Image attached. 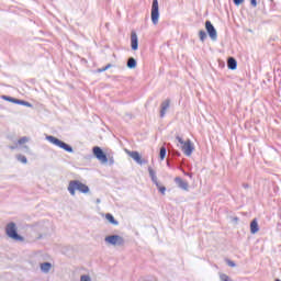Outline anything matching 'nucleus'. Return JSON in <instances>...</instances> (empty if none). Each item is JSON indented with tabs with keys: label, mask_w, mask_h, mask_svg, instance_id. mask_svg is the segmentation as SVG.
<instances>
[{
	"label": "nucleus",
	"mask_w": 281,
	"mask_h": 281,
	"mask_svg": "<svg viewBox=\"0 0 281 281\" xmlns=\"http://www.w3.org/2000/svg\"><path fill=\"white\" fill-rule=\"evenodd\" d=\"M135 67H137V60L134 57H130L127 59V68L135 69Z\"/></svg>",
	"instance_id": "obj_17"
},
{
	"label": "nucleus",
	"mask_w": 281,
	"mask_h": 281,
	"mask_svg": "<svg viewBox=\"0 0 281 281\" xmlns=\"http://www.w3.org/2000/svg\"><path fill=\"white\" fill-rule=\"evenodd\" d=\"M5 234L9 238H11V240H14V243H23L25 240V237L19 234L16 224L14 222L7 225Z\"/></svg>",
	"instance_id": "obj_2"
},
{
	"label": "nucleus",
	"mask_w": 281,
	"mask_h": 281,
	"mask_svg": "<svg viewBox=\"0 0 281 281\" xmlns=\"http://www.w3.org/2000/svg\"><path fill=\"white\" fill-rule=\"evenodd\" d=\"M227 67L232 71L236 70L237 67H238V61H236V58L229 57L228 60H227Z\"/></svg>",
	"instance_id": "obj_15"
},
{
	"label": "nucleus",
	"mask_w": 281,
	"mask_h": 281,
	"mask_svg": "<svg viewBox=\"0 0 281 281\" xmlns=\"http://www.w3.org/2000/svg\"><path fill=\"white\" fill-rule=\"evenodd\" d=\"M148 172H149V177H150L153 183L156 186L157 190L160 192V194L165 195L166 187L161 186V183H159V180H157V172H155L151 169V167H148Z\"/></svg>",
	"instance_id": "obj_6"
},
{
	"label": "nucleus",
	"mask_w": 281,
	"mask_h": 281,
	"mask_svg": "<svg viewBox=\"0 0 281 281\" xmlns=\"http://www.w3.org/2000/svg\"><path fill=\"white\" fill-rule=\"evenodd\" d=\"M170 109V99H166L160 104V117H166V112Z\"/></svg>",
	"instance_id": "obj_12"
},
{
	"label": "nucleus",
	"mask_w": 281,
	"mask_h": 281,
	"mask_svg": "<svg viewBox=\"0 0 281 281\" xmlns=\"http://www.w3.org/2000/svg\"><path fill=\"white\" fill-rule=\"evenodd\" d=\"M175 155H176V157H181V153H179V151H175Z\"/></svg>",
	"instance_id": "obj_32"
},
{
	"label": "nucleus",
	"mask_w": 281,
	"mask_h": 281,
	"mask_svg": "<svg viewBox=\"0 0 281 281\" xmlns=\"http://www.w3.org/2000/svg\"><path fill=\"white\" fill-rule=\"evenodd\" d=\"M260 232V226L258 225V220L254 218L250 222V234H258Z\"/></svg>",
	"instance_id": "obj_14"
},
{
	"label": "nucleus",
	"mask_w": 281,
	"mask_h": 281,
	"mask_svg": "<svg viewBox=\"0 0 281 281\" xmlns=\"http://www.w3.org/2000/svg\"><path fill=\"white\" fill-rule=\"evenodd\" d=\"M175 183L176 186H178V188H180V190H184V192H188L190 190V184L188 183V181L181 179V177H176Z\"/></svg>",
	"instance_id": "obj_11"
},
{
	"label": "nucleus",
	"mask_w": 281,
	"mask_h": 281,
	"mask_svg": "<svg viewBox=\"0 0 281 281\" xmlns=\"http://www.w3.org/2000/svg\"><path fill=\"white\" fill-rule=\"evenodd\" d=\"M276 281H281L280 279H276Z\"/></svg>",
	"instance_id": "obj_38"
},
{
	"label": "nucleus",
	"mask_w": 281,
	"mask_h": 281,
	"mask_svg": "<svg viewBox=\"0 0 281 281\" xmlns=\"http://www.w3.org/2000/svg\"><path fill=\"white\" fill-rule=\"evenodd\" d=\"M40 268L42 273H49V271H52V263L48 261L43 262L41 263Z\"/></svg>",
	"instance_id": "obj_16"
},
{
	"label": "nucleus",
	"mask_w": 281,
	"mask_h": 281,
	"mask_svg": "<svg viewBox=\"0 0 281 281\" xmlns=\"http://www.w3.org/2000/svg\"><path fill=\"white\" fill-rule=\"evenodd\" d=\"M151 23H154V25H157V23H159V0H153Z\"/></svg>",
	"instance_id": "obj_7"
},
{
	"label": "nucleus",
	"mask_w": 281,
	"mask_h": 281,
	"mask_svg": "<svg viewBox=\"0 0 281 281\" xmlns=\"http://www.w3.org/2000/svg\"><path fill=\"white\" fill-rule=\"evenodd\" d=\"M97 203H100V199L97 200Z\"/></svg>",
	"instance_id": "obj_37"
},
{
	"label": "nucleus",
	"mask_w": 281,
	"mask_h": 281,
	"mask_svg": "<svg viewBox=\"0 0 281 281\" xmlns=\"http://www.w3.org/2000/svg\"><path fill=\"white\" fill-rule=\"evenodd\" d=\"M92 153L94 155V157L101 161L102 164H106L109 162V157H106V154L104 153V150H102L101 147L94 146L92 148Z\"/></svg>",
	"instance_id": "obj_8"
},
{
	"label": "nucleus",
	"mask_w": 281,
	"mask_h": 281,
	"mask_svg": "<svg viewBox=\"0 0 281 281\" xmlns=\"http://www.w3.org/2000/svg\"><path fill=\"white\" fill-rule=\"evenodd\" d=\"M233 3H235V5H241V3H245V0H233Z\"/></svg>",
	"instance_id": "obj_27"
},
{
	"label": "nucleus",
	"mask_w": 281,
	"mask_h": 281,
	"mask_svg": "<svg viewBox=\"0 0 281 281\" xmlns=\"http://www.w3.org/2000/svg\"><path fill=\"white\" fill-rule=\"evenodd\" d=\"M2 100H5L7 102H12L13 104H19V99L12 98L9 95H1Z\"/></svg>",
	"instance_id": "obj_19"
},
{
	"label": "nucleus",
	"mask_w": 281,
	"mask_h": 281,
	"mask_svg": "<svg viewBox=\"0 0 281 281\" xmlns=\"http://www.w3.org/2000/svg\"><path fill=\"white\" fill-rule=\"evenodd\" d=\"M24 148H29L27 146H24Z\"/></svg>",
	"instance_id": "obj_39"
},
{
	"label": "nucleus",
	"mask_w": 281,
	"mask_h": 281,
	"mask_svg": "<svg viewBox=\"0 0 281 281\" xmlns=\"http://www.w3.org/2000/svg\"><path fill=\"white\" fill-rule=\"evenodd\" d=\"M166 154H167L166 146L160 147V151H159L160 161H164L166 159Z\"/></svg>",
	"instance_id": "obj_21"
},
{
	"label": "nucleus",
	"mask_w": 281,
	"mask_h": 281,
	"mask_svg": "<svg viewBox=\"0 0 281 281\" xmlns=\"http://www.w3.org/2000/svg\"><path fill=\"white\" fill-rule=\"evenodd\" d=\"M226 263L228 265V267H236V262H234L233 260L226 259Z\"/></svg>",
	"instance_id": "obj_26"
},
{
	"label": "nucleus",
	"mask_w": 281,
	"mask_h": 281,
	"mask_svg": "<svg viewBox=\"0 0 281 281\" xmlns=\"http://www.w3.org/2000/svg\"><path fill=\"white\" fill-rule=\"evenodd\" d=\"M250 4L252 5V8H256L258 5V1L257 0H250Z\"/></svg>",
	"instance_id": "obj_28"
},
{
	"label": "nucleus",
	"mask_w": 281,
	"mask_h": 281,
	"mask_svg": "<svg viewBox=\"0 0 281 281\" xmlns=\"http://www.w3.org/2000/svg\"><path fill=\"white\" fill-rule=\"evenodd\" d=\"M177 142L181 144V150L186 155V157H190L192 153H194V144H192V140L187 139L186 142L183 138L179 135L176 136Z\"/></svg>",
	"instance_id": "obj_3"
},
{
	"label": "nucleus",
	"mask_w": 281,
	"mask_h": 281,
	"mask_svg": "<svg viewBox=\"0 0 281 281\" xmlns=\"http://www.w3.org/2000/svg\"><path fill=\"white\" fill-rule=\"evenodd\" d=\"M205 30L211 38V41H216L218 38V33L216 32V27L210 20L205 22Z\"/></svg>",
	"instance_id": "obj_9"
},
{
	"label": "nucleus",
	"mask_w": 281,
	"mask_h": 281,
	"mask_svg": "<svg viewBox=\"0 0 281 281\" xmlns=\"http://www.w3.org/2000/svg\"><path fill=\"white\" fill-rule=\"evenodd\" d=\"M111 67H113V65L112 64H108L106 66H105V69L108 70V69H111Z\"/></svg>",
	"instance_id": "obj_31"
},
{
	"label": "nucleus",
	"mask_w": 281,
	"mask_h": 281,
	"mask_svg": "<svg viewBox=\"0 0 281 281\" xmlns=\"http://www.w3.org/2000/svg\"><path fill=\"white\" fill-rule=\"evenodd\" d=\"M131 47L133 52H137L139 49V38L137 37V33L132 31L131 33Z\"/></svg>",
	"instance_id": "obj_10"
},
{
	"label": "nucleus",
	"mask_w": 281,
	"mask_h": 281,
	"mask_svg": "<svg viewBox=\"0 0 281 281\" xmlns=\"http://www.w3.org/2000/svg\"><path fill=\"white\" fill-rule=\"evenodd\" d=\"M80 281H91V277L83 274L81 276Z\"/></svg>",
	"instance_id": "obj_25"
},
{
	"label": "nucleus",
	"mask_w": 281,
	"mask_h": 281,
	"mask_svg": "<svg viewBox=\"0 0 281 281\" xmlns=\"http://www.w3.org/2000/svg\"><path fill=\"white\" fill-rule=\"evenodd\" d=\"M105 218L106 221H109V223H111V225H120V222H117V220H115V217L111 213H108L105 215Z\"/></svg>",
	"instance_id": "obj_18"
},
{
	"label": "nucleus",
	"mask_w": 281,
	"mask_h": 281,
	"mask_svg": "<svg viewBox=\"0 0 281 281\" xmlns=\"http://www.w3.org/2000/svg\"><path fill=\"white\" fill-rule=\"evenodd\" d=\"M18 104H20L21 106H27L29 109H32V103L25 100L18 99Z\"/></svg>",
	"instance_id": "obj_22"
},
{
	"label": "nucleus",
	"mask_w": 281,
	"mask_h": 281,
	"mask_svg": "<svg viewBox=\"0 0 281 281\" xmlns=\"http://www.w3.org/2000/svg\"><path fill=\"white\" fill-rule=\"evenodd\" d=\"M27 142H30V137L23 136V137H21V138L18 140V144H19L20 146H23V144H27Z\"/></svg>",
	"instance_id": "obj_23"
},
{
	"label": "nucleus",
	"mask_w": 281,
	"mask_h": 281,
	"mask_svg": "<svg viewBox=\"0 0 281 281\" xmlns=\"http://www.w3.org/2000/svg\"><path fill=\"white\" fill-rule=\"evenodd\" d=\"M47 142L53 144L54 146H57L58 148H61L66 153H74V147L71 145L58 139L56 136L48 135L46 136Z\"/></svg>",
	"instance_id": "obj_4"
},
{
	"label": "nucleus",
	"mask_w": 281,
	"mask_h": 281,
	"mask_svg": "<svg viewBox=\"0 0 281 281\" xmlns=\"http://www.w3.org/2000/svg\"><path fill=\"white\" fill-rule=\"evenodd\" d=\"M244 188H249V184H244Z\"/></svg>",
	"instance_id": "obj_35"
},
{
	"label": "nucleus",
	"mask_w": 281,
	"mask_h": 281,
	"mask_svg": "<svg viewBox=\"0 0 281 281\" xmlns=\"http://www.w3.org/2000/svg\"><path fill=\"white\" fill-rule=\"evenodd\" d=\"M128 155L132 159H134V161H136V164H139V166H144V164H146V161L142 159V155H139L138 151H128Z\"/></svg>",
	"instance_id": "obj_13"
},
{
	"label": "nucleus",
	"mask_w": 281,
	"mask_h": 281,
	"mask_svg": "<svg viewBox=\"0 0 281 281\" xmlns=\"http://www.w3.org/2000/svg\"><path fill=\"white\" fill-rule=\"evenodd\" d=\"M104 71H106V67H105V66L98 69V74H102V72H104Z\"/></svg>",
	"instance_id": "obj_29"
},
{
	"label": "nucleus",
	"mask_w": 281,
	"mask_h": 281,
	"mask_svg": "<svg viewBox=\"0 0 281 281\" xmlns=\"http://www.w3.org/2000/svg\"><path fill=\"white\" fill-rule=\"evenodd\" d=\"M67 190L71 196H76V190L81 192V194H89L90 192L89 186L82 183L80 180H71Z\"/></svg>",
	"instance_id": "obj_1"
},
{
	"label": "nucleus",
	"mask_w": 281,
	"mask_h": 281,
	"mask_svg": "<svg viewBox=\"0 0 281 281\" xmlns=\"http://www.w3.org/2000/svg\"><path fill=\"white\" fill-rule=\"evenodd\" d=\"M14 148H16V147H15V146H10V149H11V150H14Z\"/></svg>",
	"instance_id": "obj_34"
},
{
	"label": "nucleus",
	"mask_w": 281,
	"mask_h": 281,
	"mask_svg": "<svg viewBox=\"0 0 281 281\" xmlns=\"http://www.w3.org/2000/svg\"><path fill=\"white\" fill-rule=\"evenodd\" d=\"M109 164H110V166H113L115 164V160L113 158H110Z\"/></svg>",
	"instance_id": "obj_30"
},
{
	"label": "nucleus",
	"mask_w": 281,
	"mask_h": 281,
	"mask_svg": "<svg viewBox=\"0 0 281 281\" xmlns=\"http://www.w3.org/2000/svg\"><path fill=\"white\" fill-rule=\"evenodd\" d=\"M234 221H238V217H234Z\"/></svg>",
	"instance_id": "obj_36"
},
{
	"label": "nucleus",
	"mask_w": 281,
	"mask_h": 281,
	"mask_svg": "<svg viewBox=\"0 0 281 281\" xmlns=\"http://www.w3.org/2000/svg\"><path fill=\"white\" fill-rule=\"evenodd\" d=\"M16 159H18V161H20L21 164H27V157H25V156H23V155H21V154H19V155L16 156Z\"/></svg>",
	"instance_id": "obj_24"
},
{
	"label": "nucleus",
	"mask_w": 281,
	"mask_h": 281,
	"mask_svg": "<svg viewBox=\"0 0 281 281\" xmlns=\"http://www.w3.org/2000/svg\"><path fill=\"white\" fill-rule=\"evenodd\" d=\"M104 241L108 245H112L113 247H124L125 245V240L124 237L120 236V235H109L104 238Z\"/></svg>",
	"instance_id": "obj_5"
},
{
	"label": "nucleus",
	"mask_w": 281,
	"mask_h": 281,
	"mask_svg": "<svg viewBox=\"0 0 281 281\" xmlns=\"http://www.w3.org/2000/svg\"><path fill=\"white\" fill-rule=\"evenodd\" d=\"M186 177H189L190 179H192V173H188V172H184Z\"/></svg>",
	"instance_id": "obj_33"
},
{
	"label": "nucleus",
	"mask_w": 281,
	"mask_h": 281,
	"mask_svg": "<svg viewBox=\"0 0 281 281\" xmlns=\"http://www.w3.org/2000/svg\"><path fill=\"white\" fill-rule=\"evenodd\" d=\"M199 38H200L201 43H205V41L207 38V33L204 30H201L199 32Z\"/></svg>",
	"instance_id": "obj_20"
}]
</instances>
